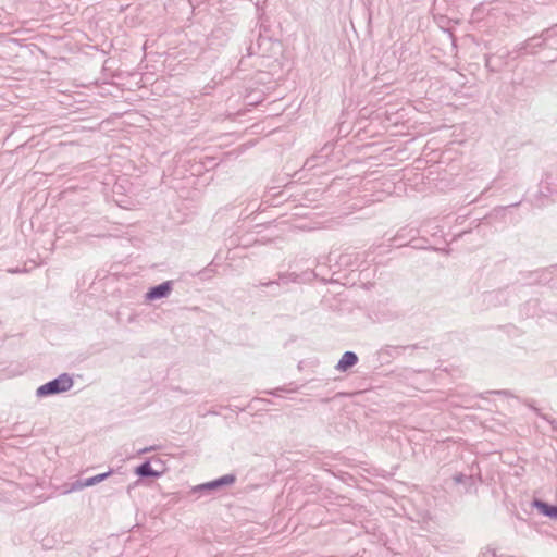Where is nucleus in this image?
<instances>
[{"label": "nucleus", "mask_w": 557, "mask_h": 557, "mask_svg": "<svg viewBox=\"0 0 557 557\" xmlns=\"http://www.w3.org/2000/svg\"><path fill=\"white\" fill-rule=\"evenodd\" d=\"M533 410H534V411H535L540 417H542L543 419L547 420L549 423H552V424L554 423V420H549L546 416L541 414V413L539 412V409H537V408H533Z\"/></svg>", "instance_id": "obj_12"}, {"label": "nucleus", "mask_w": 557, "mask_h": 557, "mask_svg": "<svg viewBox=\"0 0 557 557\" xmlns=\"http://www.w3.org/2000/svg\"><path fill=\"white\" fill-rule=\"evenodd\" d=\"M497 394H503V395H508L509 394V391H498L496 392Z\"/></svg>", "instance_id": "obj_15"}, {"label": "nucleus", "mask_w": 557, "mask_h": 557, "mask_svg": "<svg viewBox=\"0 0 557 557\" xmlns=\"http://www.w3.org/2000/svg\"><path fill=\"white\" fill-rule=\"evenodd\" d=\"M173 289V282L165 281L159 285H156L146 293L147 300H157L168 297Z\"/></svg>", "instance_id": "obj_2"}, {"label": "nucleus", "mask_w": 557, "mask_h": 557, "mask_svg": "<svg viewBox=\"0 0 557 557\" xmlns=\"http://www.w3.org/2000/svg\"><path fill=\"white\" fill-rule=\"evenodd\" d=\"M73 384L74 382L72 376L67 373H62L58 377L39 386L36 391V396L41 398L64 393L70 391Z\"/></svg>", "instance_id": "obj_1"}, {"label": "nucleus", "mask_w": 557, "mask_h": 557, "mask_svg": "<svg viewBox=\"0 0 557 557\" xmlns=\"http://www.w3.org/2000/svg\"><path fill=\"white\" fill-rule=\"evenodd\" d=\"M135 473L139 478H159L162 472L154 470L149 461H145L135 469Z\"/></svg>", "instance_id": "obj_5"}, {"label": "nucleus", "mask_w": 557, "mask_h": 557, "mask_svg": "<svg viewBox=\"0 0 557 557\" xmlns=\"http://www.w3.org/2000/svg\"><path fill=\"white\" fill-rule=\"evenodd\" d=\"M541 44H542V42H541V41H539V39H537V38H531V39H529V40L525 42V45L522 47V49L528 50V49H529V48H531V47H539V46H541Z\"/></svg>", "instance_id": "obj_8"}, {"label": "nucleus", "mask_w": 557, "mask_h": 557, "mask_svg": "<svg viewBox=\"0 0 557 557\" xmlns=\"http://www.w3.org/2000/svg\"><path fill=\"white\" fill-rule=\"evenodd\" d=\"M298 275L295 274V273H290V274H280V281L282 282H286V281H293L295 282L297 280Z\"/></svg>", "instance_id": "obj_9"}, {"label": "nucleus", "mask_w": 557, "mask_h": 557, "mask_svg": "<svg viewBox=\"0 0 557 557\" xmlns=\"http://www.w3.org/2000/svg\"><path fill=\"white\" fill-rule=\"evenodd\" d=\"M99 483V480L97 479V475L88 478L84 481H77L75 484H73L72 490L83 488V487H89L92 485H96Z\"/></svg>", "instance_id": "obj_7"}, {"label": "nucleus", "mask_w": 557, "mask_h": 557, "mask_svg": "<svg viewBox=\"0 0 557 557\" xmlns=\"http://www.w3.org/2000/svg\"><path fill=\"white\" fill-rule=\"evenodd\" d=\"M534 504L542 515L557 519V505H550L542 500H535Z\"/></svg>", "instance_id": "obj_6"}, {"label": "nucleus", "mask_w": 557, "mask_h": 557, "mask_svg": "<svg viewBox=\"0 0 557 557\" xmlns=\"http://www.w3.org/2000/svg\"><path fill=\"white\" fill-rule=\"evenodd\" d=\"M153 449H154V447H147V448L140 449L139 454H145V453L151 451Z\"/></svg>", "instance_id": "obj_14"}, {"label": "nucleus", "mask_w": 557, "mask_h": 557, "mask_svg": "<svg viewBox=\"0 0 557 557\" xmlns=\"http://www.w3.org/2000/svg\"><path fill=\"white\" fill-rule=\"evenodd\" d=\"M358 362V356L354 351H346L336 364L338 371L345 372Z\"/></svg>", "instance_id": "obj_4"}, {"label": "nucleus", "mask_w": 557, "mask_h": 557, "mask_svg": "<svg viewBox=\"0 0 557 557\" xmlns=\"http://www.w3.org/2000/svg\"><path fill=\"white\" fill-rule=\"evenodd\" d=\"M453 479H454L455 483L460 484V483H463L466 480H470L471 476H467L462 473H457L454 475Z\"/></svg>", "instance_id": "obj_10"}, {"label": "nucleus", "mask_w": 557, "mask_h": 557, "mask_svg": "<svg viewBox=\"0 0 557 557\" xmlns=\"http://www.w3.org/2000/svg\"><path fill=\"white\" fill-rule=\"evenodd\" d=\"M236 481V476L234 474H225L216 480H213L211 482H207L203 484L198 485L194 491L195 492H210L213 490H218L225 485H231Z\"/></svg>", "instance_id": "obj_3"}, {"label": "nucleus", "mask_w": 557, "mask_h": 557, "mask_svg": "<svg viewBox=\"0 0 557 557\" xmlns=\"http://www.w3.org/2000/svg\"><path fill=\"white\" fill-rule=\"evenodd\" d=\"M273 284H280V282L269 281V282L261 283L260 285H261V286H271V285H273Z\"/></svg>", "instance_id": "obj_13"}, {"label": "nucleus", "mask_w": 557, "mask_h": 557, "mask_svg": "<svg viewBox=\"0 0 557 557\" xmlns=\"http://www.w3.org/2000/svg\"><path fill=\"white\" fill-rule=\"evenodd\" d=\"M112 472L109 471V472H106V473H101V474H97V479L99 480V483L102 482L103 480H106Z\"/></svg>", "instance_id": "obj_11"}]
</instances>
